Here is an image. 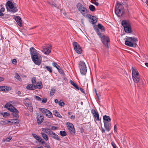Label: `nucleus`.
Returning <instances> with one entry per match:
<instances>
[{"mask_svg": "<svg viewBox=\"0 0 148 148\" xmlns=\"http://www.w3.org/2000/svg\"><path fill=\"white\" fill-rule=\"evenodd\" d=\"M95 92L96 94V95L97 96V97L98 99L99 100V96L98 95V94H97V90H96V89H95Z\"/></svg>", "mask_w": 148, "mask_h": 148, "instance_id": "60", "label": "nucleus"}, {"mask_svg": "<svg viewBox=\"0 0 148 148\" xmlns=\"http://www.w3.org/2000/svg\"><path fill=\"white\" fill-rule=\"evenodd\" d=\"M5 6L7 8V11H8L7 9V6L10 9H11L10 11L12 13H15L18 10V6L16 5V4L14 5L10 1H8L7 2Z\"/></svg>", "mask_w": 148, "mask_h": 148, "instance_id": "4", "label": "nucleus"}, {"mask_svg": "<svg viewBox=\"0 0 148 148\" xmlns=\"http://www.w3.org/2000/svg\"><path fill=\"white\" fill-rule=\"evenodd\" d=\"M118 125L116 124L114 126V132H117V127Z\"/></svg>", "mask_w": 148, "mask_h": 148, "instance_id": "55", "label": "nucleus"}, {"mask_svg": "<svg viewBox=\"0 0 148 148\" xmlns=\"http://www.w3.org/2000/svg\"><path fill=\"white\" fill-rule=\"evenodd\" d=\"M111 144L113 146V148H116V145L115 143L113 142L112 141L111 142Z\"/></svg>", "mask_w": 148, "mask_h": 148, "instance_id": "53", "label": "nucleus"}, {"mask_svg": "<svg viewBox=\"0 0 148 148\" xmlns=\"http://www.w3.org/2000/svg\"><path fill=\"white\" fill-rule=\"evenodd\" d=\"M29 51L31 57L34 55L38 54L36 50L33 47L30 48L29 49Z\"/></svg>", "mask_w": 148, "mask_h": 148, "instance_id": "16", "label": "nucleus"}, {"mask_svg": "<svg viewBox=\"0 0 148 148\" xmlns=\"http://www.w3.org/2000/svg\"><path fill=\"white\" fill-rule=\"evenodd\" d=\"M24 103L25 106L29 105L30 103V101L28 98H26L24 100Z\"/></svg>", "mask_w": 148, "mask_h": 148, "instance_id": "22", "label": "nucleus"}, {"mask_svg": "<svg viewBox=\"0 0 148 148\" xmlns=\"http://www.w3.org/2000/svg\"><path fill=\"white\" fill-rule=\"evenodd\" d=\"M43 68L47 70V71L50 72V73H51L52 72V68L49 66H44L43 67Z\"/></svg>", "mask_w": 148, "mask_h": 148, "instance_id": "32", "label": "nucleus"}, {"mask_svg": "<svg viewBox=\"0 0 148 148\" xmlns=\"http://www.w3.org/2000/svg\"><path fill=\"white\" fill-rule=\"evenodd\" d=\"M58 104L60 106H63L64 105L65 103L64 102L60 101L58 102Z\"/></svg>", "mask_w": 148, "mask_h": 148, "instance_id": "48", "label": "nucleus"}, {"mask_svg": "<svg viewBox=\"0 0 148 148\" xmlns=\"http://www.w3.org/2000/svg\"><path fill=\"white\" fill-rule=\"evenodd\" d=\"M14 18L17 22L18 25L20 26L21 27L23 25L22 21L20 17L18 16H16L14 17Z\"/></svg>", "mask_w": 148, "mask_h": 148, "instance_id": "13", "label": "nucleus"}, {"mask_svg": "<svg viewBox=\"0 0 148 148\" xmlns=\"http://www.w3.org/2000/svg\"><path fill=\"white\" fill-rule=\"evenodd\" d=\"M4 80V78L3 77H0V82L3 81Z\"/></svg>", "mask_w": 148, "mask_h": 148, "instance_id": "63", "label": "nucleus"}, {"mask_svg": "<svg viewBox=\"0 0 148 148\" xmlns=\"http://www.w3.org/2000/svg\"><path fill=\"white\" fill-rule=\"evenodd\" d=\"M52 65L54 67H56L58 71L60 70V67L56 62L52 63Z\"/></svg>", "mask_w": 148, "mask_h": 148, "instance_id": "35", "label": "nucleus"}, {"mask_svg": "<svg viewBox=\"0 0 148 148\" xmlns=\"http://www.w3.org/2000/svg\"><path fill=\"white\" fill-rule=\"evenodd\" d=\"M69 131L72 135H74L75 133V131L74 127H72L71 129L70 128L69 129Z\"/></svg>", "mask_w": 148, "mask_h": 148, "instance_id": "31", "label": "nucleus"}, {"mask_svg": "<svg viewBox=\"0 0 148 148\" xmlns=\"http://www.w3.org/2000/svg\"><path fill=\"white\" fill-rule=\"evenodd\" d=\"M41 135L44 139H48L47 135L44 133H42Z\"/></svg>", "mask_w": 148, "mask_h": 148, "instance_id": "45", "label": "nucleus"}, {"mask_svg": "<svg viewBox=\"0 0 148 148\" xmlns=\"http://www.w3.org/2000/svg\"><path fill=\"white\" fill-rule=\"evenodd\" d=\"M71 84L76 89L78 90H79V87L72 80H70Z\"/></svg>", "mask_w": 148, "mask_h": 148, "instance_id": "25", "label": "nucleus"}, {"mask_svg": "<svg viewBox=\"0 0 148 148\" xmlns=\"http://www.w3.org/2000/svg\"><path fill=\"white\" fill-rule=\"evenodd\" d=\"M11 139H4L3 140V142H10Z\"/></svg>", "mask_w": 148, "mask_h": 148, "instance_id": "59", "label": "nucleus"}, {"mask_svg": "<svg viewBox=\"0 0 148 148\" xmlns=\"http://www.w3.org/2000/svg\"><path fill=\"white\" fill-rule=\"evenodd\" d=\"M49 3L53 7L56 8H58L57 5L55 4L53 2H49Z\"/></svg>", "mask_w": 148, "mask_h": 148, "instance_id": "42", "label": "nucleus"}, {"mask_svg": "<svg viewBox=\"0 0 148 148\" xmlns=\"http://www.w3.org/2000/svg\"><path fill=\"white\" fill-rule=\"evenodd\" d=\"M58 128V127H55V126H52L51 127V129L52 130H56V129H57Z\"/></svg>", "mask_w": 148, "mask_h": 148, "instance_id": "58", "label": "nucleus"}, {"mask_svg": "<svg viewBox=\"0 0 148 148\" xmlns=\"http://www.w3.org/2000/svg\"><path fill=\"white\" fill-rule=\"evenodd\" d=\"M104 127L106 130L109 132L111 129V122H104Z\"/></svg>", "mask_w": 148, "mask_h": 148, "instance_id": "15", "label": "nucleus"}, {"mask_svg": "<svg viewBox=\"0 0 148 148\" xmlns=\"http://www.w3.org/2000/svg\"><path fill=\"white\" fill-rule=\"evenodd\" d=\"M75 50L77 53L79 54H81L82 52V50L80 46L79 47V48H77L76 50L75 49Z\"/></svg>", "mask_w": 148, "mask_h": 148, "instance_id": "33", "label": "nucleus"}, {"mask_svg": "<svg viewBox=\"0 0 148 148\" xmlns=\"http://www.w3.org/2000/svg\"><path fill=\"white\" fill-rule=\"evenodd\" d=\"M32 60L34 63L36 65H39L41 62V57H39L37 54L34 55L31 57Z\"/></svg>", "mask_w": 148, "mask_h": 148, "instance_id": "9", "label": "nucleus"}, {"mask_svg": "<svg viewBox=\"0 0 148 148\" xmlns=\"http://www.w3.org/2000/svg\"><path fill=\"white\" fill-rule=\"evenodd\" d=\"M36 86L37 87V88L40 89L42 88L43 85L42 82L40 81H39L36 82Z\"/></svg>", "mask_w": 148, "mask_h": 148, "instance_id": "21", "label": "nucleus"}, {"mask_svg": "<svg viewBox=\"0 0 148 148\" xmlns=\"http://www.w3.org/2000/svg\"><path fill=\"white\" fill-rule=\"evenodd\" d=\"M15 78L19 81H21V78L17 73H15Z\"/></svg>", "mask_w": 148, "mask_h": 148, "instance_id": "39", "label": "nucleus"}, {"mask_svg": "<svg viewBox=\"0 0 148 148\" xmlns=\"http://www.w3.org/2000/svg\"><path fill=\"white\" fill-rule=\"evenodd\" d=\"M138 41V40L136 38L128 37L125 41V44L129 47H135L137 46L136 42Z\"/></svg>", "mask_w": 148, "mask_h": 148, "instance_id": "2", "label": "nucleus"}, {"mask_svg": "<svg viewBox=\"0 0 148 148\" xmlns=\"http://www.w3.org/2000/svg\"><path fill=\"white\" fill-rule=\"evenodd\" d=\"M47 101V99L46 98H43L42 100L41 103H45Z\"/></svg>", "mask_w": 148, "mask_h": 148, "instance_id": "51", "label": "nucleus"}, {"mask_svg": "<svg viewBox=\"0 0 148 148\" xmlns=\"http://www.w3.org/2000/svg\"><path fill=\"white\" fill-rule=\"evenodd\" d=\"M5 108H7L8 110V108H12L13 107L11 104L8 103H7L5 105Z\"/></svg>", "mask_w": 148, "mask_h": 148, "instance_id": "37", "label": "nucleus"}, {"mask_svg": "<svg viewBox=\"0 0 148 148\" xmlns=\"http://www.w3.org/2000/svg\"><path fill=\"white\" fill-rule=\"evenodd\" d=\"M60 135L62 136H64L66 135V132L64 131H60Z\"/></svg>", "mask_w": 148, "mask_h": 148, "instance_id": "40", "label": "nucleus"}, {"mask_svg": "<svg viewBox=\"0 0 148 148\" xmlns=\"http://www.w3.org/2000/svg\"><path fill=\"white\" fill-rule=\"evenodd\" d=\"M10 87H7V86H0V91H8L11 90V88Z\"/></svg>", "mask_w": 148, "mask_h": 148, "instance_id": "18", "label": "nucleus"}, {"mask_svg": "<svg viewBox=\"0 0 148 148\" xmlns=\"http://www.w3.org/2000/svg\"><path fill=\"white\" fill-rule=\"evenodd\" d=\"M91 20V23L92 24H94L97 22V20L95 18H92Z\"/></svg>", "mask_w": 148, "mask_h": 148, "instance_id": "44", "label": "nucleus"}, {"mask_svg": "<svg viewBox=\"0 0 148 148\" xmlns=\"http://www.w3.org/2000/svg\"><path fill=\"white\" fill-rule=\"evenodd\" d=\"M116 14L119 17L122 16L124 13V9L123 5L120 3H117L115 8Z\"/></svg>", "mask_w": 148, "mask_h": 148, "instance_id": "3", "label": "nucleus"}, {"mask_svg": "<svg viewBox=\"0 0 148 148\" xmlns=\"http://www.w3.org/2000/svg\"><path fill=\"white\" fill-rule=\"evenodd\" d=\"M101 131L103 133H104L105 132V130L104 129V128H103L102 127H101Z\"/></svg>", "mask_w": 148, "mask_h": 148, "instance_id": "62", "label": "nucleus"}, {"mask_svg": "<svg viewBox=\"0 0 148 148\" xmlns=\"http://www.w3.org/2000/svg\"><path fill=\"white\" fill-rule=\"evenodd\" d=\"M98 28L101 30L102 32H104L105 31L104 27L101 24L99 23L97 25Z\"/></svg>", "mask_w": 148, "mask_h": 148, "instance_id": "24", "label": "nucleus"}, {"mask_svg": "<svg viewBox=\"0 0 148 148\" xmlns=\"http://www.w3.org/2000/svg\"><path fill=\"white\" fill-rule=\"evenodd\" d=\"M27 107V108L28 110H29L30 112H33V108L32 106V104L31 103L30 104H29V105H27L26 106Z\"/></svg>", "mask_w": 148, "mask_h": 148, "instance_id": "29", "label": "nucleus"}, {"mask_svg": "<svg viewBox=\"0 0 148 148\" xmlns=\"http://www.w3.org/2000/svg\"><path fill=\"white\" fill-rule=\"evenodd\" d=\"M0 9V10L2 11V12H4L5 11V8L3 7L1 8Z\"/></svg>", "mask_w": 148, "mask_h": 148, "instance_id": "61", "label": "nucleus"}, {"mask_svg": "<svg viewBox=\"0 0 148 148\" xmlns=\"http://www.w3.org/2000/svg\"><path fill=\"white\" fill-rule=\"evenodd\" d=\"M66 124L67 125L68 129L70 128L71 129L72 127H74L72 123L69 122H67Z\"/></svg>", "mask_w": 148, "mask_h": 148, "instance_id": "41", "label": "nucleus"}, {"mask_svg": "<svg viewBox=\"0 0 148 148\" xmlns=\"http://www.w3.org/2000/svg\"><path fill=\"white\" fill-rule=\"evenodd\" d=\"M17 61L15 59H14L12 60V63L14 64H16V63Z\"/></svg>", "mask_w": 148, "mask_h": 148, "instance_id": "56", "label": "nucleus"}, {"mask_svg": "<svg viewBox=\"0 0 148 148\" xmlns=\"http://www.w3.org/2000/svg\"><path fill=\"white\" fill-rule=\"evenodd\" d=\"M89 8L90 10L92 12L95 11L96 10L95 7L92 5H90L89 6Z\"/></svg>", "mask_w": 148, "mask_h": 148, "instance_id": "34", "label": "nucleus"}, {"mask_svg": "<svg viewBox=\"0 0 148 148\" xmlns=\"http://www.w3.org/2000/svg\"><path fill=\"white\" fill-rule=\"evenodd\" d=\"M32 83L35 84L36 81V78H32Z\"/></svg>", "mask_w": 148, "mask_h": 148, "instance_id": "57", "label": "nucleus"}, {"mask_svg": "<svg viewBox=\"0 0 148 148\" xmlns=\"http://www.w3.org/2000/svg\"><path fill=\"white\" fill-rule=\"evenodd\" d=\"M51 46L50 45H48L46 47L43 48L42 51L45 55H48L51 51Z\"/></svg>", "mask_w": 148, "mask_h": 148, "instance_id": "11", "label": "nucleus"}, {"mask_svg": "<svg viewBox=\"0 0 148 148\" xmlns=\"http://www.w3.org/2000/svg\"><path fill=\"white\" fill-rule=\"evenodd\" d=\"M32 135L35 139H41L40 136L37 135L35 134H32Z\"/></svg>", "mask_w": 148, "mask_h": 148, "instance_id": "43", "label": "nucleus"}, {"mask_svg": "<svg viewBox=\"0 0 148 148\" xmlns=\"http://www.w3.org/2000/svg\"><path fill=\"white\" fill-rule=\"evenodd\" d=\"M73 46L74 50H76L77 48H79V47L80 46L76 42H73Z\"/></svg>", "mask_w": 148, "mask_h": 148, "instance_id": "26", "label": "nucleus"}, {"mask_svg": "<svg viewBox=\"0 0 148 148\" xmlns=\"http://www.w3.org/2000/svg\"><path fill=\"white\" fill-rule=\"evenodd\" d=\"M122 25L124 27L125 32L127 33H130L132 32L131 25L127 21L124 20L122 21Z\"/></svg>", "mask_w": 148, "mask_h": 148, "instance_id": "7", "label": "nucleus"}, {"mask_svg": "<svg viewBox=\"0 0 148 148\" xmlns=\"http://www.w3.org/2000/svg\"><path fill=\"white\" fill-rule=\"evenodd\" d=\"M51 133H50L49 134V136L54 139H59L58 137V136L54 132L51 131Z\"/></svg>", "mask_w": 148, "mask_h": 148, "instance_id": "19", "label": "nucleus"}, {"mask_svg": "<svg viewBox=\"0 0 148 148\" xmlns=\"http://www.w3.org/2000/svg\"><path fill=\"white\" fill-rule=\"evenodd\" d=\"M56 89L54 88H52L51 90L50 95V96H51L53 95L56 92Z\"/></svg>", "mask_w": 148, "mask_h": 148, "instance_id": "38", "label": "nucleus"}, {"mask_svg": "<svg viewBox=\"0 0 148 148\" xmlns=\"http://www.w3.org/2000/svg\"><path fill=\"white\" fill-rule=\"evenodd\" d=\"M38 141L41 143L46 148L48 146H49V145L46 143L45 141L44 140V139H37Z\"/></svg>", "mask_w": 148, "mask_h": 148, "instance_id": "23", "label": "nucleus"}, {"mask_svg": "<svg viewBox=\"0 0 148 148\" xmlns=\"http://www.w3.org/2000/svg\"><path fill=\"white\" fill-rule=\"evenodd\" d=\"M39 110L45 115L47 112H49V110L44 108H40Z\"/></svg>", "mask_w": 148, "mask_h": 148, "instance_id": "28", "label": "nucleus"}, {"mask_svg": "<svg viewBox=\"0 0 148 148\" xmlns=\"http://www.w3.org/2000/svg\"><path fill=\"white\" fill-rule=\"evenodd\" d=\"M32 84H29L26 87V88L28 90H32Z\"/></svg>", "mask_w": 148, "mask_h": 148, "instance_id": "46", "label": "nucleus"}, {"mask_svg": "<svg viewBox=\"0 0 148 148\" xmlns=\"http://www.w3.org/2000/svg\"><path fill=\"white\" fill-rule=\"evenodd\" d=\"M17 94L18 96H19L20 97H23L24 96L23 95V93H22L20 91H18L17 92Z\"/></svg>", "mask_w": 148, "mask_h": 148, "instance_id": "49", "label": "nucleus"}, {"mask_svg": "<svg viewBox=\"0 0 148 148\" xmlns=\"http://www.w3.org/2000/svg\"><path fill=\"white\" fill-rule=\"evenodd\" d=\"M8 109L9 110L12 112L11 114L15 118V119H18L19 117L18 114L19 112L18 110L14 107H13L12 108H8Z\"/></svg>", "mask_w": 148, "mask_h": 148, "instance_id": "10", "label": "nucleus"}, {"mask_svg": "<svg viewBox=\"0 0 148 148\" xmlns=\"http://www.w3.org/2000/svg\"><path fill=\"white\" fill-rule=\"evenodd\" d=\"M51 131L50 130L47 129L46 130L45 132L48 135H49V134L50 133V134L51 133Z\"/></svg>", "mask_w": 148, "mask_h": 148, "instance_id": "50", "label": "nucleus"}, {"mask_svg": "<svg viewBox=\"0 0 148 148\" xmlns=\"http://www.w3.org/2000/svg\"><path fill=\"white\" fill-rule=\"evenodd\" d=\"M70 118L71 119H75V116L73 115H72L71 116Z\"/></svg>", "mask_w": 148, "mask_h": 148, "instance_id": "64", "label": "nucleus"}, {"mask_svg": "<svg viewBox=\"0 0 148 148\" xmlns=\"http://www.w3.org/2000/svg\"><path fill=\"white\" fill-rule=\"evenodd\" d=\"M39 110L45 115L47 112H49V110L44 108H40Z\"/></svg>", "mask_w": 148, "mask_h": 148, "instance_id": "27", "label": "nucleus"}, {"mask_svg": "<svg viewBox=\"0 0 148 148\" xmlns=\"http://www.w3.org/2000/svg\"><path fill=\"white\" fill-rule=\"evenodd\" d=\"M53 112L55 116L59 118H62V116L56 110H53Z\"/></svg>", "mask_w": 148, "mask_h": 148, "instance_id": "30", "label": "nucleus"}, {"mask_svg": "<svg viewBox=\"0 0 148 148\" xmlns=\"http://www.w3.org/2000/svg\"><path fill=\"white\" fill-rule=\"evenodd\" d=\"M12 123L10 124H16L17 126H19V121L17 119H12Z\"/></svg>", "mask_w": 148, "mask_h": 148, "instance_id": "20", "label": "nucleus"}, {"mask_svg": "<svg viewBox=\"0 0 148 148\" xmlns=\"http://www.w3.org/2000/svg\"><path fill=\"white\" fill-rule=\"evenodd\" d=\"M77 8L82 14L85 16L88 13V10L80 3H78Z\"/></svg>", "mask_w": 148, "mask_h": 148, "instance_id": "8", "label": "nucleus"}, {"mask_svg": "<svg viewBox=\"0 0 148 148\" xmlns=\"http://www.w3.org/2000/svg\"><path fill=\"white\" fill-rule=\"evenodd\" d=\"M94 28L97 35L99 36V37L101 38L102 43L106 47L108 48V43L110 41L109 37L104 35L102 36V34L101 32L99 29L96 26H94Z\"/></svg>", "mask_w": 148, "mask_h": 148, "instance_id": "1", "label": "nucleus"}, {"mask_svg": "<svg viewBox=\"0 0 148 148\" xmlns=\"http://www.w3.org/2000/svg\"><path fill=\"white\" fill-rule=\"evenodd\" d=\"M79 67L81 74L82 75L86 74L87 69L85 63L83 61H80L79 64Z\"/></svg>", "mask_w": 148, "mask_h": 148, "instance_id": "6", "label": "nucleus"}, {"mask_svg": "<svg viewBox=\"0 0 148 148\" xmlns=\"http://www.w3.org/2000/svg\"><path fill=\"white\" fill-rule=\"evenodd\" d=\"M35 97L36 98V100H38V101H40L41 99V98L40 97L38 96H36V95H35Z\"/></svg>", "mask_w": 148, "mask_h": 148, "instance_id": "52", "label": "nucleus"}, {"mask_svg": "<svg viewBox=\"0 0 148 148\" xmlns=\"http://www.w3.org/2000/svg\"><path fill=\"white\" fill-rule=\"evenodd\" d=\"M2 114L3 115V116L4 117L8 116L10 115L7 112L3 113H2Z\"/></svg>", "mask_w": 148, "mask_h": 148, "instance_id": "47", "label": "nucleus"}, {"mask_svg": "<svg viewBox=\"0 0 148 148\" xmlns=\"http://www.w3.org/2000/svg\"><path fill=\"white\" fill-rule=\"evenodd\" d=\"M91 112L93 115L94 116L96 120L98 121H99V117L98 112L94 109H92L91 110Z\"/></svg>", "mask_w": 148, "mask_h": 148, "instance_id": "12", "label": "nucleus"}, {"mask_svg": "<svg viewBox=\"0 0 148 148\" xmlns=\"http://www.w3.org/2000/svg\"><path fill=\"white\" fill-rule=\"evenodd\" d=\"M37 123L38 124H41L43 121L44 119V116L41 114L37 115L36 117Z\"/></svg>", "mask_w": 148, "mask_h": 148, "instance_id": "14", "label": "nucleus"}, {"mask_svg": "<svg viewBox=\"0 0 148 148\" xmlns=\"http://www.w3.org/2000/svg\"><path fill=\"white\" fill-rule=\"evenodd\" d=\"M49 112H47L45 115L47 116L49 118H51L53 117V115L51 112L49 110Z\"/></svg>", "mask_w": 148, "mask_h": 148, "instance_id": "36", "label": "nucleus"}, {"mask_svg": "<svg viewBox=\"0 0 148 148\" xmlns=\"http://www.w3.org/2000/svg\"><path fill=\"white\" fill-rule=\"evenodd\" d=\"M32 90H34L35 89L37 88V87L34 84H32Z\"/></svg>", "mask_w": 148, "mask_h": 148, "instance_id": "54", "label": "nucleus"}, {"mask_svg": "<svg viewBox=\"0 0 148 148\" xmlns=\"http://www.w3.org/2000/svg\"><path fill=\"white\" fill-rule=\"evenodd\" d=\"M133 79L135 83H138L140 81L139 73L135 67H132V68Z\"/></svg>", "mask_w": 148, "mask_h": 148, "instance_id": "5", "label": "nucleus"}, {"mask_svg": "<svg viewBox=\"0 0 148 148\" xmlns=\"http://www.w3.org/2000/svg\"><path fill=\"white\" fill-rule=\"evenodd\" d=\"M103 122H111V119L109 116L106 115H104L103 117Z\"/></svg>", "mask_w": 148, "mask_h": 148, "instance_id": "17", "label": "nucleus"}]
</instances>
